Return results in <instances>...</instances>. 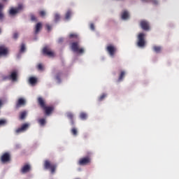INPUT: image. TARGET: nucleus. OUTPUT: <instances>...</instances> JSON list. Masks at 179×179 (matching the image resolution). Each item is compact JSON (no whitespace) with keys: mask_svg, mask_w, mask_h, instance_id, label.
<instances>
[{"mask_svg":"<svg viewBox=\"0 0 179 179\" xmlns=\"http://www.w3.org/2000/svg\"><path fill=\"white\" fill-rule=\"evenodd\" d=\"M37 103L46 116L51 115L55 111V107L53 106H47L45 100L43 97H38Z\"/></svg>","mask_w":179,"mask_h":179,"instance_id":"nucleus-1","label":"nucleus"},{"mask_svg":"<svg viewBox=\"0 0 179 179\" xmlns=\"http://www.w3.org/2000/svg\"><path fill=\"white\" fill-rule=\"evenodd\" d=\"M43 166L45 169L49 170L51 174H55L57 168V164L51 162L50 160H45Z\"/></svg>","mask_w":179,"mask_h":179,"instance_id":"nucleus-2","label":"nucleus"},{"mask_svg":"<svg viewBox=\"0 0 179 179\" xmlns=\"http://www.w3.org/2000/svg\"><path fill=\"white\" fill-rule=\"evenodd\" d=\"M71 48L73 52L77 54L83 55L85 53V49L80 47L78 41L71 43Z\"/></svg>","mask_w":179,"mask_h":179,"instance_id":"nucleus-3","label":"nucleus"},{"mask_svg":"<svg viewBox=\"0 0 179 179\" xmlns=\"http://www.w3.org/2000/svg\"><path fill=\"white\" fill-rule=\"evenodd\" d=\"M145 38H146V34L144 33H139L137 38V46L141 48H145L146 45V40H145Z\"/></svg>","mask_w":179,"mask_h":179,"instance_id":"nucleus-4","label":"nucleus"},{"mask_svg":"<svg viewBox=\"0 0 179 179\" xmlns=\"http://www.w3.org/2000/svg\"><path fill=\"white\" fill-rule=\"evenodd\" d=\"M17 78H18V71L17 70H13L10 72V76H5L3 77V80H10L13 82L17 81Z\"/></svg>","mask_w":179,"mask_h":179,"instance_id":"nucleus-5","label":"nucleus"},{"mask_svg":"<svg viewBox=\"0 0 179 179\" xmlns=\"http://www.w3.org/2000/svg\"><path fill=\"white\" fill-rule=\"evenodd\" d=\"M106 51L110 57H113L117 52V48L115 45L109 44L106 47Z\"/></svg>","mask_w":179,"mask_h":179,"instance_id":"nucleus-6","label":"nucleus"},{"mask_svg":"<svg viewBox=\"0 0 179 179\" xmlns=\"http://www.w3.org/2000/svg\"><path fill=\"white\" fill-rule=\"evenodd\" d=\"M92 163V158L90 156L82 157L79 159L78 164L80 166H87Z\"/></svg>","mask_w":179,"mask_h":179,"instance_id":"nucleus-7","label":"nucleus"},{"mask_svg":"<svg viewBox=\"0 0 179 179\" xmlns=\"http://www.w3.org/2000/svg\"><path fill=\"white\" fill-rule=\"evenodd\" d=\"M24 7L22 3H19L17 8H12L9 11V13L12 16H13V15H16V13H20V12H22V10H24Z\"/></svg>","mask_w":179,"mask_h":179,"instance_id":"nucleus-8","label":"nucleus"},{"mask_svg":"<svg viewBox=\"0 0 179 179\" xmlns=\"http://www.w3.org/2000/svg\"><path fill=\"white\" fill-rule=\"evenodd\" d=\"M30 124L29 123H24L21 125L20 127L17 128L15 130V133L17 134H21V133H24L26 131H27V129L29 128Z\"/></svg>","mask_w":179,"mask_h":179,"instance_id":"nucleus-9","label":"nucleus"},{"mask_svg":"<svg viewBox=\"0 0 179 179\" xmlns=\"http://www.w3.org/2000/svg\"><path fill=\"white\" fill-rule=\"evenodd\" d=\"M140 26L141 29L145 31H149L150 30V24L149 22L143 20L140 22Z\"/></svg>","mask_w":179,"mask_h":179,"instance_id":"nucleus-10","label":"nucleus"},{"mask_svg":"<svg viewBox=\"0 0 179 179\" xmlns=\"http://www.w3.org/2000/svg\"><path fill=\"white\" fill-rule=\"evenodd\" d=\"M27 104V101L24 98H19L16 102V104H15V108L16 109H19L21 107H24Z\"/></svg>","mask_w":179,"mask_h":179,"instance_id":"nucleus-11","label":"nucleus"},{"mask_svg":"<svg viewBox=\"0 0 179 179\" xmlns=\"http://www.w3.org/2000/svg\"><path fill=\"white\" fill-rule=\"evenodd\" d=\"M10 161V155L8 152L3 153L1 157V162L3 164L9 162Z\"/></svg>","mask_w":179,"mask_h":179,"instance_id":"nucleus-12","label":"nucleus"},{"mask_svg":"<svg viewBox=\"0 0 179 179\" xmlns=\"http://www.w3.org/2000/svg\"><path fill=\"white\" fill-rule=\"evenodd\" d=\"M8 55V49L4 45H0V57H6Z\"/></svg>","mask_w":179,"mask_h":179,"instance_id":"nucleus-13","label":"nucleus"},{"mask_svg":"<svg viewBox=\"0 0 179 179\" xmlns=\"http://www.w3.org/2000/svg\"><path fill=\"white\" fill-rule=\"evenodd\" d=\"M43 55L48 56L50 57H55V53L52 51H51L50 49H48V48H44L43 49Z\"/></svg>","mask_w":179,"mask_h":179,"instance_id":"nucleus-14","label":"nucleus"},{"mask_svg":"<svg viewBox=\"0 0 179 179\" xmlns=\"http://www.w3.org/2000/svg\"><path fill=\"white\" fill-rule=\"evenodd\" d=\"M31 171V166L29 164H24L21 169V173L23 174L27 173Z\"/></svg>","mask_w":179,"mask_h":179,"instance_id":"nucleus-15","label":"nucleus"},{"mask_svg":"<svg viewBox=\"0 0 179 179\" xmlns=\"http://www.w3.org/2000/svg\"><path fill=\"white\" fill-rule=\"evenodd\" d=\"M63 76V72L61 71H57L55 75V79L58 82H62V78Z\"/></svg>","mask_w":179,"mask_h":179,"instance_id":"nucleus-16","label":"nucleus"},{"mask_svg":"<svg viewBox=\"0 0 179 179\" xmlns=\"http://www.w3.org/2000/svg\"><path fill=\"white\" fill-rule=\"evenodd\" d=\"M43 27V25H42V23L41 22H38L36 24V27H35V34H38L41 29Z\"/></svg>","mask_w":179,"mask_h":179,"instance_id":"nucleus-17","label":"nucleus"},{"mask_svg":"<svg viewBox=\"0 0 179 179\" xmlns=\"http://www.w3.org/2000/svg\"><path fill=\"white\" fill-rule=\"evenodd\" d=\"M66 115H67L68 119H69L71 120V124L74 125L75 122H74V120H73L74 119L73 113L69 112V113H67Z\"/></svg>","mask_w":179,"mask_h":179,"instance_id":"nucleus-18","label":"nucleus"},{"mask_svg":"<svg viewBox=\"0 0 179 179\" xmlns=\"http://www.w3.org/2000/svg\"><path fill=\"white\" fill-rule=\"evenodd\" d=\"M122 19L123 20H127L128 19H129V13L127 10H124L122 13Z\"/></svg>","mask_w":179,"mask_h":179,"instance_id":"nucleus-19","label":"nucleus"},{"mask_svg":"<svg viewBox=\"0 0 179 179\" xmlns=\"http://www.w3.org/2000/svg\"><path fill=\"white\" fill-rule=\"evenodd\" d=\"M38 82V79L35 77H30L29 79V83L31 85H35Z\"/></svg>","mask_w":179,"mask_h":179,"instance_id":"nucleus-20","label":"nucleus"},{"mask_svg":"<svg viewBox=\"0 0 179 179\" xmlns=\"http://www.w3.org/2000/svg\"><path fill=\"white\" fill-rule=\"evenodd\" d=\"M71 16H72V11L71 10H69L65 14V17H64L65 20H69Z\"/></svg>","mask_w":179,"mask_h":179,"instance_id":"nucleus-21","label":"nucleus"},{"mask_svg":"<svg viewBox=\"0 0 179 179\" xmlns=\"http://www.w3.org/2000/svg\"><path fill=\"white\" fill-rule=\"evenodd\" d=\"M38 123L41 126L44 127L46 124V120L45 118H41L38 120Z\"/></svg>","mask_w":179,"mask_h":179,"instance_id":"nucleus-22","label":"nucleus"},{"mask_svg":"<svg viewBox=\"0 0 179 179\" xmlns=\"http://www.w3.org/2000/svg\"><path fill=\"white\" fill-rule=\"evenodd\" d=\"M125 75H126L125 71H121V73H120V74L119 76L118 82L122 81V80L125 77Z\"/></svg>","mask_w":179,"mask_h":179,"instance_id":"nucleus-23","label":"nucleus"},{"mask_svg":"<svg viewBox=\"0 0 179 179\" xmlns=\"http://www.w3.org/2000/svg\"><path fill=\"white\" fill-rule=\"evenodd\" d=\"M27 111H22V112H21L20 114V119L21 120H24V119L26 118V117H27Z\"/></svg>","mask_w":179,"mask_h":179,"instance_id":"nucleus-24","label":"nucleus"},{"mask_svg":"<svg viewBox=\"0 0 179 179\" xmlns=\"http://www.w3.org/2000/svg\"><path fill=\"white\" fill-rule=\"evenodd\" d=\"M153 50H154L156 53L159 54V53H160V52H162V47L155 45V46L153 47Z\"/></svg>","mask_w":179,"mask_h":179,"instance_id":"nucleus-25","label":"nucleus"},{"mask_svg":"<svg viewBox=\"0 0 179 179\" xmlns=\"http://www.w3.org/2000/svg\"><path fill=\"white\" fill-rule=\"evenodd\" d=\"M80 118L82 120H86L87 118V114L85 113H81L80 114Z\"/></svg>","mask_w":179,"mask_h":179,"instance_id":"nucleus-26","label":"nucleus"},{"mask_svg":"<svg viewBox=\"0 0 179 179\" xmlns=\"http://www.w3.org/2000/svg\"><path fill=\"white\" fill-rule=\"evenodd\" d=\"M107 97V94L103 93L98 99L99 102L103 101Z\"/></svg>","mask_w":179,"mask_h":179,"instance_id":"nucleus-27","label":"nucleus"},{"mask_svg":"<svg viewBox=\"0 0 179 179\" xmlns=\"http://www.w3.org/2000/svg\"><path fill=\"white\" fill-rule=\"evenodd\" d=\"M38 15L41 16V17H45L46 16V11L44 10H41L38 11Z\"/></svg>","mask_w":179,"mask_h":179,"instance_id":"nucleus-28","label":"nucleus"},{"mask_svg":"<svg viewBox=\"0 0 179 179\" xmlns=\"http://www.w3.org/2000/svg\"><path fill=\"white\" fill-rule=\"evenodd\" d=\"M71 132L73 136H78V129L75 127L72 128Z\"/></svg>","mask_w":179,"mask_h":179,"instance_id":"nucleus-29","label":"nucleus"},{"mask_svg":"<svg viewBox=\"0 0 179 179\" xmlns=\"http://www.w3.org/2000/svg\"><path fill=\"white\" fill-rule=\"evenodd\" d=\"M30 17H31V22H38L37 17L36 15H34V14H30Z\"/></svg>","mask_w":179,"mask_h":179,"instance_id":"nucleus-30","label":"nucleus"},{"mask_svg":"<svg viewBox=\"0 0 179 179\" xmlns=\"http://www.w3.org/2000/svg\"><path fill=\"white\" fill-rule=\"evenodd\" d=\"M26 50V46H25V44L24 43H22L21 44V47H20V52L21 53H23Z\"/></svg>","mask_w":179,"mask_h":179,"instance_id":"nucleus-31","label":"nucleus"},{"mask_svg":"<svg viewBox=\"0 0 179 179\" xmlns=\"http://www.w3.org/2000/svg\"><path fill=\"white\" fill-rule=\"evenodd\" d=\"M37 69H38V71H44V66H43V65L42 64H38L37 65Z\"/></svg>","mask_w":179,"mask_h":179,"instance_id":"nucleus-32","label":"nucleus"},{"mask_svg":"<svg viewBox=\"0 0 179 179\" xmlns=\"http://www.w3.org/2000/svg\"><path fill=\"white\" fill-rule=\"evenodd\" d=\"M60 19H61L60 15L58 14V13H56V14L55 15V22H59V20H60Z\"/></svg>","mask_w":179,"mask_h":179,"instance_id":"nucleus-33","label":"nucleus"},{"mask_svg":"<svg viewBox=\"0 0 179 179\" xmlns=\"http://www.w3.org/2000/svg\"><path fill=\"white\" fill-rule=\"evenodd\" d=\"M69 38L78 39V36L76 34H71L69 35Z\"/></svg>","mask_w":179,"mask_h":179,"instance_id":"nucleus-34","label":"nucleus"},{"mask_svg":"<svg viewBox=\"0 0 179 179\" xmlns=\"http://www.w3.org/2000/svg\"><path fill=\"white\" fill-rule=\"evenodd\" d=\"M6 124V120H0V127L4 126Z\"/></svg>","mask_w":179,"mask_h":179,"instance_id":"nucleus-35","label":"nucleus"},{"mask_svg":"<svg viewBox=\"0 0 179 179\" xmlns=\"http://www.w3.org/2000/svg\"><path fill=\"white\" fill-rule=\"evenodd\" d=\"M45 27L48 31H50L52 30V27L49 24H47Z\"/></svg>","mask_w":179,"mask_h":179,"instance_id":"nucleus-36","label":"nucleus"},{"mask_svg":"<svg viewBox=\"0 0 179 179\" xmlns=\"http://www.w3.org/2000/svg\"><path fill=\"white\" fill-rule=\"evenodd\" d=\"M3 17H4V14L3 11H0V20H3Z\"/></svg>","mask_w":179,"mask_h":179,"instance_id":"nucleus-37","label":"nucleus"},{"mask_svg":"<svg viewBox=\"0 0 179 179\" xmlns=\"http://www.w3.org/2000/svg\"><path fill=\"white\" fill-rule=\"evenodd\" d=\"M18 36H19L18 33L15 32V33L13 34V39H17Z\"/></svg>","mask_w":179,"mask_h":179,"instance_id":"nucleus-38","label":"nucleus"},{"mask_svg":"<svg viewBox=\"0 0 179 179\" xmlns=\"http://www.w3.org/2000/svg\"><path fill=\"white\" fill-rule=\"evenodd\" d=\"M142 1H145V0H142ZM151 1L154 5H157V3H159V1L157 0H151Z\"/></svg>","mask_w":179,"mask_h":179,"instance_id":"nucleus-39","label":"nucleus"},{"mask_svg":"<svg viewBox=\"0 0 179 179\" xmlns=\"http://www.w3.org/2000/svg\"><path fill=\"white\" fill-rule=\"evenodd\" d=\"M90 29L92 31H94L95 30V27L94 24H90Z\"/></svg>","mask_w":179,"mask_h":179,"instance_id":"nucleus-40","label":"nucleus"},{"mask_svg":"<svg viewBox=\"0 0 179 179\" xmlns=\"http://www.w3.org/2000/svg\"><path fill=\"white\" fill-rule=\"evenodd\" d=\"M4 6L1 3H0V12H2L3 10Z\"/></svg>","mask_w":179,"mask_h":179,"instance_id":"nucleus-41","label":"nucleus"},{"mask_svg":"<svg viewBox=\"0 0 179 179\" xmlns=\"http://www.w3.org/2000/svg\"><path fill=\"white\" fill-rule=\"evenodd\" d=\"M3 105V101L0 99V108L2 107Z\"/></svg>","mask_w":179,"mask_h":179,"instance_id":"nucleus-42","label":"nucleus"},{"mask_svg":"<svg viewBox=\"0 0 179 179\" xmlns=\"http://www.w3.org/2000/svg\"><path fill=\"white\" fill-rule=\"evenodd\" d=\"M64 41L63 38H59V43H62Z\"/></svg>","mask_w":179,"mask_h":179,"instance_id":"nucleus-43","label":"nucleus"},{"mask_svg":"<svg viewBox=\"0 0 179 179\" xmlns=\"http://www.w3.org/2000/svg\"><path fill=\"white\" fill-rule=\"evenodd\" d=\"M3 2H7L8 0H2Z\"/></svg>","mask_w":179,"mask_h":179,"instance_id":"nucleus-44","label":"nucleus"},{"mask_svg":"<svg viewBox=\"0 0 179 179\" xmlns=\"http://www.w3.org/2000/svg\"><path fill=\"white\" fill-rule=\"evenodd\" d=\"M0 34H1V30L0 29Z\"/></svg>","mask_w":179,"mask_h":179,"instance_id":"nucleus-45","label":"nucleus"},{"mask_svg":"<svg viewBox=\"0 0 179 179\" xmlns=\"http://www.w3.org/2000/svg\"><path fill=\"white\" fill-rule=\"evenodd\" d=\"M76 179H80V178H76Z\"/></svg>","mask_w":179,"mask_h":179,"instance_id":"nucleus-46","label":"nucleus"}]
</instances>
